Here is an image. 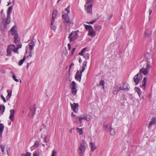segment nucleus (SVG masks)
Wrapping results in <instances>:
<instances>
[{
	"label": "nucleus",
	"mask_w": 156,
	"mask_h": 156,
	"mask_svg": "<svg viewBox=\"0 0 156 156\" xmlns=\"http://www.w3.org/2000/svg\"><path fill=\"white\" fill-rule=\"evenodd\" d=\"M87 147V142L82 140L81 142L80 147L77 149L79 156H83L86 149Z\"/></svg>",
	"instance_id": "obj_1"
},
{
	"label": "nucleus",
	"mask_w": 156,
	"mask_h": 156,
	"mask_svg": "<svg viewBox=\"0 0 156 156\" xmlns=\"http://www.w3.org/2000/svg\"><path fill=\"white\" fill-rule=\"evenodd\" d=\"M34 41H33L29 43L28 46L26 47V54L27 55V58H30L32 57V51L34 49V47L35 46Z\"/></svg>",
	"instance_id": "obj_2"
},
{
	"label": "nucleus",
	"mask_w": 156,
	"mask_h": 156,
	"mask_svg": "<svg viewBox=\"0 0 156 156\" xmlns=\"http://www.w3.org/2000/svg\"><path fill=\"white\" fill-rule=\"evenodd\" d=\"M87 61H84L83 63L82 68L80 72L79 70H77L75 75V79L77 81L80 82L81 80V78L82 76V73L85 69V67L86 66Z\"/></svg>",
	"instance_id": "obj_3"
},
{
	"label": "nucleus",
	"mask_w": 156,
	"mask_h": 156,
	"mask_svg": "<svg viewBox=\"0 0 156 156\" xmlns=\"http://www.w3.org/2000/svg\"><path fill=\"white\" fill-rule=\"evenodd\" d=\"M151 66L150 64V62H147L146 68L144 67L142 68L140 71L139 73H142L144 75H146L148 74L149 73V69L151 68Z\"/></svg>",
	"instance_id": "obj_4"
},
{
	"label": "nucleus",
	"mask_w": 156,
	"mask_h": 156,
	"mask_svg": "<svg viewBox=\"0 0 156 156\" xmlns=\"http://www.w3.org/2000/svg\"><path fill=\"white\" fill-rule=\"evenodd\" d=\"M83 25L86 30L89 31L88 34V36H90L92 37H94L96 35V32L94 31L92 27L90 25H88L86 24H84Z\"/></svg>",
	"instance_id": "obj_5"
},
{
	"label": "nucleus",
	"mask_w": 156,
	"mask_h": 156,
	"mask_svg": "<svg viewBox=\"0 0 156 156\" xmlns=\"http://www.w3.org/2000/svg\"><path fill=\"white\" fill-rule=\"evenodd\" d=\"M79 37L78 34L76 31H72L69 34L68 38L69 41L71 42L76 40Z\"/></svg>",
	"instance_id": "obj_6"
},
{
	"label": "nucleus",
	"mask_w": 156,
	"mask_h": 156,
	"mask_svg": "<svg viewBox=\"0 0 156 156\" xmlns=\"http://www.w3.org/2000/svg\"><path fill=\"white\" fill-rule=\"evenodd\" d=\"M93 3H90L86 2L84 5V7L87 13L92 14V7Z\"/></svg>",
	"instance_id": "obj_7"
},
{
	"label": "nucleus",
	"mask_w": 156,
	"mask_h": 156,
	"mask_svg": "<svg viewBox=\"0 0 156 156\" xmlns=\"http://www.w3.org/2000/svg\"><path fill=\"white\" fill-rule=\"evenodd\" d=\"M62 18L64 20V22L66 23V24L69 26H72L73 23L70 21L68 17V14H65L62 15Z\"/></svg>",
	"instance_id": "obj_8"
},
{
	"label": "nucleus",
	"mask_w": 156,
	"mask_h": 156,
	"mask_svg": "<svg viewBox=\"0 0 156 156\" xmlns=\"http://www.w3.org/2000/svg\"><path fill=\"white\" fill-rule=\"evenodd\" d=\"M62 18L64 20V22L66 23V24L69 26H72L73 23L70 21L68 17V14H65L62 15Z\"/></svg>",
	"instance_id": "obj_9"
},
{
	"label": "nucleus",
	"mask_w": 156,
	"mask_h": 156,
	"mask_svg": "<svg viewBox=\"0 0 156 156\" xmlns=\"http://www.w3.org/2000/svg\"><path fill=\"white\" fill-rule=\"evenodd\" d=\"M142 79V75L141 73H138L136 75L133 77V80L135 83V85H136L139 84L140 81Z\"/></svg>",
	"instance_id": "obj_10"
},
{
	"label": "nucleus",
	"mask_w": 156,
	"mask_h": 156,
	"mask_svg": "<svg viewBox=\"0 0 156 156\" xmlns=\"http://www.w3.org/2000/svg\"><path fill=\"white\" fill-rule=\"evenodd\" d=\"M8 48L15 53H17L18 54L19 52L18 50L19 48H21L22 47H19V46H16H16L15 45L11 44L8 46Z\"/></svg>",
	"instance_id": "obj_11"
},
{
	"label": "nucleus",
	"mask_w": 156,
	"mask_h": 156,
	"mask_svg": "<svg viewBox=\"0 0 156 156\" xmlns=\"http://www.w3.org/2000/svg\"><path fill=\"white\" fill-rule=\"evenodd\" d=\"M14 42L16 46H19V47H22V44L20 42V39L19 35H16L13 37Z\"/></svg>",
	"instance_id": "obj_12"
},
{
	"label": "nucleus",
	"mask_w": 156,
	"mask_h": 156,
	"mask_svg": "<svg viewBox=\"0 0 156 156\" xmlns=\"http://www.w3.org/2000/svg\"><path fill=\"white\" fill-rule=\"evenodd\" d=\"M70 105L72 109L74 112L76 113L78 109L79 105L77 103H73V104L70 103Z\"/></svg>",
	"instance_id": "obj_13"
},
{
	"label": "nucleus",
	"mask_w": 156,
	"mask_h": 156,
	"mask_svg": "<svg viewBox=\"0 0 156 156\" xmlns=\"http://www.w3.org/2000/svg\"><path fill=\"white\" fill-rule=\"evenodd\" d=\"M30 112L29 113V115L31 117H33L35 113L36 112V108L34 105L33 106H31L30 107Z\"/></svg>",
	"instance_id": "obj_14"
},
{
	"label": "nucleus",
	"mask_w": 156,
	"mask_h": 156,
	"mask_svg": "<svg viewBox=\"0 0 156 156\" xmlns=\"http://www.w3.org/2000/svg\"><path fill=\"white\" fill-rule=\"evenodd\" d=\"M16 26H14L12 27L10 30L11 34L12 36H14V37L16 35H18L17 31L16 30Z\"/></svg>",
	"instance_id": "obj_15"
},
{
	"label": "nucleus",
	"mask_w": 156,
	"mask_h": 156,
	"mask_svg": "<svg viewBox=\"0 0 156 156\" xmlns=\"http://www.w3.org/2000/svg\"><path fill=\"white\" fill-rule=\"evenodd\" d=\"M10 115L9 117V119L11 121H13L14 120V115L15 114V110L14 109L10 110Z\"/></svg>",
	"instance_id": "obj_16"
},
{
	"label": "nucleus",
	"mask_w": 156,
	"mask_h": 156,
	"mask_svg": "<svg viewBox=\"0 0 156 156\" xmlns=\"http://www.w3.org/2000/svg\"><path fill=\"white\" fill-rule=\"evenodd\" d=\"M90 146L91 151L92 152L94 151L97 148V147L95 145L94 143L90 142Z\"/></svg>",
	"instance_id": "obj_17"
},
{
	"label": "nucleus",
	"mask_w": 156,
	"mask_h": 156,
	"mask_svg": "<svg viewBox=\"0 0 156 156\" xmlns=\"http://www.w3.org/2000/svg\"><path fill=\"white\" fill-rule=\"evenodd\" d=\"M39 144V142L37 140H36L34 145L31 147V150H33V149L37 148L38 147Z\"/></svg>",
	"instance_id": "obj_18"
},
{
	"label": "nucleus",
	"mask_w": 156,
	"mask_h": 156,
	"mask_svg": "<svg viewBox=\"0 0 156 156\" xmlns=\"http://www.w3.org/2000/svg\"><path fill=\"white\" fill-rule=\"evenodd\" d=\"M5 126L2 123H0V137L2 138V134L4 130Z\"/></svg>",
	"instance_id": "obj_19"
},
{
	"label": "nucleus",
	"mask_w": 156,
	"mask_h": 156,
	"mask_svg": "<svg viewBox=\"0 0 156 156\" xmlns=\"http://www.w3.org/2000/svg\"><path fill=\"white\" fill-rule=\"evenodd\" d=\"M5 109V107L3 105H0V114L2 115L3 114Z\"/></svg>",
	"instance_id": "obj_20"
},
{
	"label": "nucleus",
	"mask_w": 156,
	"mask_h": 156,
	"mask_svg": "<svg viewBox=\"0 0 156 156\" xmlns=\"http://www.w3.org/2000/svg\"><path fill=\"white\" fill-rule=\"evenodd\" d=\"M70 87L71 89L77 88L76 83L74 81H73L70 85Z\"/></svg>",
	"instance_id": "obj_21"
},
{
	"label": "nucleus",
	"mask_w": 156,
	"mask_h": 156,
	"mask_svg": "<svg viewBox=\"0 0 156 156\" xmlns=\"http://www.w3.org/2000/svg\"><path fill=\"white\" fill-rule=\"evenodd\" d=\"M155 124V119L153 117L151 119V120L149 124V126L148 128L150 127L151 126L154 125Z\"/></svg>",
	"instance_id": "obj_22"
},
{
	"label": "nucleus",
	"mask_w": 156,
	"mask_h": 156,
	"mask_svg": "<svg viewBox=\"0 0 156 156\" xmlns=\"http://www.w3.org/2000/svg\"><path fill=\"white\" fill-rule=\"evenodd\" d=\"M147 81V80L146 77L144 78L143 80L142 81V87H144V89H145L146 87V83Z\"/></svg>",
	"instance_id": "obj_23"
},
{
	"label": "nucleus",
	"mask_w": 156,
	"mask_h": 156,
	"mask_svg": "<svg viewBox=\"0 0 156 156\" xmlns=\"http://www.w3.org/2000/svg\"><path fill=\"white\" fill-rule=\"evenodd\" d=\"M11 21V17L10 15H7L6 19L5 21V22L7 24L10 23Z\"/></svg>",
	"instance_id": "obj_24"
},
{
	"label": "nucleus",
	"mask_w": 156,
	"mask_h": 156,
	"mask_svg": "<svg viewBox=\"0 0 156 156\" xmlns=\"http://www.w3.org/2000/svg\"><path fill=\"white\" fill-rule=\"evenodd\" d=\"M94 27L95 30L100 31L102 28V27L100 25H95Z\"/></svg>",
	"instance_id": "obj_25"
},
{
	"label": "nucleus",
	"mask_w": 156,
	"mask_h": 156,
	"mask_svg": "<svg viewBox=\"0 0 156 156\" xmlns=\"http://www.w3.org/2000/svg\"><path fill=\"white\" fill-rule=\"evenodd\" d=\"M26 59V56H24L23 57V58L18 63V65L19 66H21L23 63L25 61Z\"/></svg>",
	"instance_id": "obj_26"
},
{
	"label": "nucleus",
	"mask_w": 156,
	"mask_h": 156,
	"mask_svg": "<svg viewBox=\"0 0 156 156\" xmlns=\"http://www.w3.org/2000/svg\"><path fill=\"white\" fill-rule=\"evenodd\" d=\"M145 34L146 36L148 37H149L151 34V30H148L145 32Z\"/></svg>",
	"instance_id": "obj_27"
},
{
	"label": "nucleus",
	"mask_w": 156,
	"mask_h": 156,
	"mask_svg": "<svg viewBox=\"0 0 156 156\" xmlns=\"http://www.w3.org/2000/svg\"><path fill=\"white\" fill-rule=\"evenodd\" d=\"M76 129L77 130L78 133H79V134L80 135H83V128H77Z\"/></svg>",
	"instance_id": "obj_28"
},
{
	"label": "nucleus",
	"mask_w": 156,
	"mask_h": 156,
	"mask_svg": "<svg viewBox=\"0 0 156 156\" xmlns=\"http://www.w3.org/2000/svg\"><path fill=\"white\" fill-rule=\"evenodd\" d=\"M7 56H11L12 55L11 50H10L8 48L7 49Z\"/></svg>",
	"instance_id": "obj_29"
},
{
	"label": "nucleus",
	"mask_w": 156,
	"mask_h": 156,
	"mask_svg": "<svg viewBox=\"0 0 156 156\" xmlns=\"http://www.w3.org/2000/svg\"><path fill=\"white\" fill-rule=\"evenodd\" d=\"M123 90H125L127 89V90H129L128 88V84L124 83L123 84V86L122 87Z\"/></svg>",
	"instance_id": "obj_30"
},
{
	"label": "nucleus",
	"mask_w": 156,
	"mask_h": 156,
	"mask_svg": "<svg viewBox=\"0 0 156 156\" xmlns=\"http://www.w3.org/2000/svg\"><path fill=\"white\" fill-rule=\"evenodd\" d=\"M8 95L7 98H10L12 95V91L11 90H7Z\"/></svg>",
	"instance_id": "obj_31"
},
{
	"label": "nucleus",
	"mask_w": 156,
	"mask_h": 156,
	"mask_svg": "<svg viewBox=\"0 0 156 156\" xmlns=\"http://www.w3.org/2000/svg\"><path fill=\"white\" fill-rule=\"evenodd\" d=\"M72 93L73 95H75L76 94L77 92V88L71 89Z\"/></svg>",
	"instance_id": "obj_32"
},
{
	"label": "nucleus",
	"mask_w": 156,
	"mask_h": 156,
	"mask_svg": "<svg viewBox=\"0 0 156 156\" xmlns=\"http://www.w3.org/2000/svg\"><path fill=\"white\" fill-rule=\"evenodd\" d=\"M5 147V146L3 145H1L0 146V149L2 151L3 154H5L4 152Z\"/></svg>",
	"instance_id": "obj_33"
},
{
	"label": "nucleus",
	"mask_w": 156,
	"mask_h": 156,
	"mask_svg": "<svg viewBox=\"0 0 156 156\" xmlns=\"http://www.w3.org/2000/svg\"><path fill=\"white\" fill-rule=\"evenodd\" d=\"M110 133L112 136H114L115 134V130L114 129L111 128V126H110Z\"/></svg>",
	"instance_id": "obj_34"
},
{
	"label": "nucleus",
	"mask_w": 156,
	"mask_h": 156,
	"mask_svg": "<svg viewBox=\"0 0 156 156\" xmlns=\"http://www.w3.org/2000/svg\"><path fill=\"white\" fill-rule=\"evenodd\" d=\"M12 6H10L8 8L7 11V15H10V14L12 11Z\"/></svg>",
	"instance_id": "obj_35"
},
{
	"label": "nucleus",
	"mask_w": 156,
	"mask_h": 156,
	"mask_svg": "<svg viewBox=\"0 0 156 156\" xmlns=\"http://www.w3.org/2000/svg\"><path fill=\"white\" fill-rule=\"evenodd\" d=\"M84 57L86 59H89V55L88 53H85L84 54H83Z\"/></svg>",
	"instance_id": "obj_36"
},
{
	"label": "nucleus",
	"mask_w": 156,
	"mask_h": 156,
	"mask_svg": "<svg viewBox=\"0 0 156 156\" xmlns=\"http://www.w3.org/2000/svg\"><path fill=\"white\" fill-rule=\"evenodd\" d=\"M39 150L37 149L35 151L33 154V156H39Z\"/></svg>",
	"instance_id": "obj_37"
},
{
	"label": "nucleus",
	"mask_w": 156,
	"mask_h": 156,
	"mask_svg": "<svg viewBox=\"0 0 156 156\" xmlns=\"http://www.w3.org/2000/svg\"><path fill=\"white\" fill-rule=\"evenodd\" d=\"M87 49V48H83L81 51V52L80 53H79V55L83 56L84 52Z\"/></svg>",
	"instance_id": "obj_38"
},
{
	"label": "nucleus",
	"mask_w": 156,
	"mask_h": 156,
	"mask_svg": "<svg viewBox=\"0 0 156 156\" xmlns=\"http://www.w3.org/2000/svg\"><path fill=\"white\" fill-rule=\"evenodd\" d=\"M76 122L77 123L80 124L82 123V121L79 117H76Z\"/></svg>",
	"instance_id": "obj_39"
},
{
	"label": "nucleus",
	"mask_w": 156,
	"mask_h": 156,
	"mask_svg": "<svg viewBox=\"0 0 156 156\" xmlns=\"http://www.w3.org/2000/svg\"><path fill=\"white\" fill-rule=\"evenodd\" d=\"M135 91L137 93L139 97H140V89L138 87H135Z\"/></svg>",
	"instance_id": "obj_40"
},
{
	"label": "nucleus",
	"mask_w": 156,
	"mask_h": 156,
	"mask_svg": "<svg viewBox=\"0 0 156 156\" xmlns=\"http://www.w3.org/2000/svg\"><path fill=\"white\" fill-rule=\"evenodd\" d=\"M91 118V116L90 115H86L85 116V119L87 121H90Z\"/></svg>",
	"instance_id": "obj_41"
},
{
	"label": "nucleus",
	"mask_w": 156,
	"mask_h": 156,
	"mask_svg": "<svg viewBox=\"0 0 156 156\" xmlns=\"http://www.w3.org/2000/svg\"><path fill=\"white\" fill-rule=\"evenodd\" d=\"M116 88L118 92L121 90H123L122 87L120 85H118Z\"/></svg>",
	"instance_id": "obj_42"
},
{
	"label": "nucleus",
	"mask_w": 156,
	"mask_h": 156,
	"mask_svg": "<svg viewBox=\"0 0 156 156\" xmlns=\"http://www.w3.org/2000/svg\"><path fill=\"white\" fill-rule=\"evenodd\" d=\"M50 26L51 29L53 30H55L56 28V27L55 24H53L52 25H50Z\"/></svg>",
	"instance_id": "obj_43"
},
{
	"label": "nucleus",
	"mask_w": 156,
	"mask_h": 156,
	"mask_svg": "<svg viewBox=\"0 0 156 156\" xmlns=\"http://www.w3.org/2000/svg\"><path fill=\"white\" fill-rule=\"evenodd\" d=\"M13 74V76H12V78L16 82H18L19 81V80L18 79H17L16 78V76L15 75L14 73H12Z\"/></svg>",
	"instance_id": "obj_44"
},
{
	"label": "nucleus",
	"mask_w": 156,
	"mask_h": 156,
	"mask_svg": "<svg viewBox=\"0 0 156 156\" xmlns=\"http://www.w3.org/2000/svg\"><path fill=\"white\" fill-rule=\"evenodd\" d=\"M85 116L86 115L84 114H83L81 115L79 117L80 119L81 120L82 119H85Z\"/></svg>",
	"instance_id": "obj_45"
},
{
	"label": "nucleus",
	"mask_w": 156,
	"mask_h": 156,
	"mask_svg": "<svg viewBox=\"0 0 156 156\" xmlns=\"http://www.w3.org/2000/svg\"><path fill=\"white\" fill-rule=\"evenodd\" d=\"M70 6H68L65 9V10L67 12L65 14H68H68L70 12Z\"/></svg>",
	"instance_id": "obj_46"
},
{
	"label": "nucleus",
	"mask_w": 156,
	"mask_h": 156,
	"mask_svg": "<svg viewBox=\"0 0 156 156\" xmlns=\"http://www.w3.org/2000/svg\"><path fill=\"white\" fill-rule=\"evenodd\" d=\"M57 152L54 150L52 151V153L51 156H56Z\"/></svg>",
	"instance_id": "obj_47"
},
{
	"label": "nucleus",
	"mask_w": 156,
	"mask_h": 156,
	"mask_svg": "<svg viewBox=\"0 0 156 156\" xmlns=\"http://www.w3.org/2000/svg\"><path fill=\"white\" fill-rule=\"evenodd\" d=\"M110 127H108V124H106V125H105L104 126V129H105L106 130V131H108V130H109V128H110Z\"/></svg>",
	"instance_id": "obj_48"
},
{
	"label": "nucleus",
	"mask_w": 156,
	"mask_h": 156,
	"mask_svg": "<svg viewBox=\"0 0 156 156\" xmlns=\"http://www.w3.org/2000/svg\"><path fill=\"white\" fill-rule=\"evenodd\" d=\"M100 84L103 86V87H104L105 83L104 80H101L100 82Z\"/></svg>",
	"instance_id": "obj_49"
},
{
	"label": "nucleus",
	"mask_w": 156,
	"mask_h": 156,
	"mask_svg": "<svg viewBox=\"0 0 156 156\" xmlns=\"http://www.w3.org/2000/svg\"><path fill=\"white\" fill-rule=\"evenodd\" d=\"M50 25H52L53 24H55V20H53V19H50Z\"/></svg>",
	"instance_id": "obj_50"
},
{
	"label": "nucleus",
	"mask_w": 156,
	"mask_h": 156,
	"mask_svg": "<svg viewBox=\"0 0 156 156\" xmlns=\"http://www.w3.org/2000/svg\"><path fill=\"white\" fill-rule=\"evenodd\" d=\"M49 140L47 139V136H45L44 138V142L45 143H48L49 142Z\"/></svg>",
	"instance_id": "obj_51"
},
{
	"label": "nucleus",
	"mask_w": 156,
	"mask_h": 156,
	"mask_svg": "<svg viewBox=\"0 0 156 156\" xmlns=\"http://www.w3.org/2000/svg\"><path fill=\"white\" fill-rule=\"evenodd\" d=\"M1 99L3 100V101L4 102H6V100L5 98H4V96L3 95L1 94Z\"/></svg>",
	"instance_id": "obj_52"
},
{
	"label": "nucleus",
	"mask_w": 156,
	"mask_h": 156,
	"mask_svg": "<svg viewBox=\"0 0 156 156\" xmlns=\"http://www.w3.org/2000/svg\"><path fill=\"white\" fill-rule=\"evenodd\" d=\"M7 153L8 156H10V149L9 148L7 150Z\"/></svg>",
	"instance_id": "obj_53"
},
{
	"label": "nucleus",
	"mask_w": 156,
	"mask_h": 156,
	"mask_svg": "<svg viewBox=\"0 0 156 156\" xmlns=\"http://www.w3.org/2000/svg\"><path fill=\"white\" fill-rule=\"evenodd\" d=\"M149 53H147L146 55V59L147 61L150 58H149L148 57V55H149Z\"/></svg>",
	"instance_id": "obj_54"
},
{
	"label": "nucleus",
	"mask_w": 156,
	"mask_h": 156,
	"mask_svg": "<svg viewBox=\"0 0 156 156\" xmlns=\"http://www.w3.org/2000/svg\"><path fill=\"white\" fill-rule=\"evenodd\" d=\"M96 20H93L92 21H91L89 22H87V23H90V24H93L95 22H96Z\"/></svg>",
	"instance_id": "obj_55"
},
{
	"label": "nucleus",
	"mask_w": 156,
	"mask_h": 156,
	"mask_svg": "<svg viewBox=\"0 0 156 156\" xmlns=\"http://www.w3.org/2000/svg\"><path fill=\"white\" fill-rule=\"evenodd\" d=\"M118 91L117 90L116 88H115V90L113 91V93L114 94H116L118 93Z\"/></svg>",
	"instance_id": "obj_56"
},
{
	"label": "nucleus",
	"mask_w": 156,
	"mask_h": 156,
	"mask_svg": "<svg viewBox=\"0 0 156 156\" xmlns=\"http://www.w3.org/2000/svg\"><path fill=\"white\" fill-rule=\"evenodd\" d=\"M57 14V11L56 9H54L53 11V14L56 15Z\"/></svg>",
	"instance_id": "obj_57"
},
{
	"label": "nucleus",
	"mask_w": 156,
	"mask_h": 156,
	"mask_svg": "<svg viewBox=\"0 0 156 156\" xmlns=\"http://www.w3.org/2000/svg\"><path fill=\"white\" fill-rule=\"evenodd\" d=\"M75 50H76V48H73L72 49V50L71 51V53H72V55H73L74 51H75Z\"/></svg>",
	"instance_id": "obj_58"
},
{
	"label": "nucleus",
	"mask_w": 156,
	"mask_h": 156,
	"mask_svg": "<svg viewBox=\"0 0 156 156\" xmlns=\"http://www.w3.org/2000/svg\"><path fill=\"white\" fill-rule=\"evenodd\" d=\"M94 0H86V2H87L90 3H92V2Z\"/></svg>",
	"instance_id": "obj_59"
},
{
	"label": "nucleus",
	"mask_w": 156,
	"mask_h": 156,
	"mask_svg": "<svg viewBox=\"0 0 156 156\" xmlns=\"http://www.w3.org/2000/svg\"><path fill=\"white\" fill-rule=\"evenodd\" d=\"M27 156H31V154L29 152H27L26 154Z\"/></svg>",
	"instance_id": "obj_60"
},
{
	"label": "nucleus",
	"mask_w": 156,
	"mask_h": 156,
	"mask_svg": "<svg viewBox=\"0 0 156 156\" xmlns=\"http://www.w3.org/2000/svg\"><path fill=\"white\" fill-rule=\"evenodd\" d=\"M56 15L53 14L52 17L51 19H53V20H55V17Z\"/></svg>",
	"instance_id": "obj_61"
},
{
	"label": "nucleus",
	"mask_w": 156,
	"mask_h": 156,
	"mask_svg": "<svg viewBox=\"0 0 156 156\" xmlns=\"http://www.w3.org/2000/svg\"><path fill=\"white\" fill-rule=\"evenodd\" d=\"M112 16H113L112 14H111L108 17V20H110V19H111L112 17Z\"/></svg>",
	"instance_id": "obj_62"
},
{
	"label": "nucleus",
	"mask_w": 156,
	"mask_h": 156,
	"mask_svg": "<svg viewBox=\"0 0 156 156\" xmlns=\"http://www.w3.org/2000/svg\"><path fill=\"white\" fill-rule=\"evenodd\" d=\"M68 46L69 50H70V49H71V48H70V44L69 43L68 44Z\"/></svg>",
	"instance_id": "obj_63"
},
{
	"label": "nucleus",
	"mask_w": 156,
	"mask_h": 156,
	"mask_svg": "<svg viewBox=\"0 0 156 156\" xmlns=\"http://www.w3.org/2000/svg\"><path fill=\"white\" fill-rule=\"evenodd\" d=\"M31 64V63H27V69H28V66H29Z\"/></svg>",
	"instance_id": "obj_64"
}]
</instances>
